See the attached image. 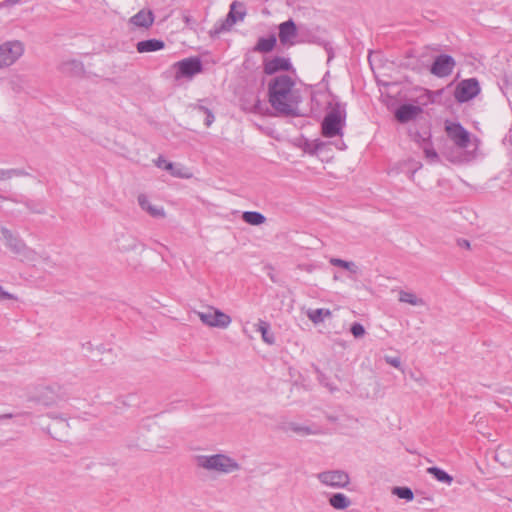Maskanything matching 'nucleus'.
Masks as SVG:
<instances>
[{
	"label": "nucleus",
	"mask_w": 512,
	"mask_h": 512,
	"mask_svg": "<svg viewBox=\"0 0 512 512\" xmlns=\"http://www.w3.org/2000/svg\"><path fill=\"white\" fill-rule=\"evenodd\" d=\"M269 102L280 114L297 116L302 101L301 94L295 88V82L288 75L275 77L268 86Z\"/></svg>",
	"instance_id": "obj_1"
},
{
	"label": "nucleus",
	"mask_w": 512,
	"mask_h": 512,
	"mask_svg": "<svg viewBox=\"0 0 512 512\" xmlns=\"http://www.w3.org/2000/svg\"><path fill=\"white\" fill-rule=\"evenodd\" d=\"M194 460L198 468L218 475L232 474L241 469L240 463L224 452L196 455Z\"/></svg>",
	"instance_id": "obj_2"
},
{
	"label": "nucleus",
	"mask_w": 512,
	"mask_h": 512,
	"mask_svg": "<svg viewBox=\"0 0 512 512\" xmlns=\"http://www.w3.org/2000/svg\"><path fill=\"white\" fill-rule=\"evenodd\" d=\"M1 234L5 246L17 257L19 260L27 263L36 262L41 256L32 248L28 247L26 243L6 227H1Z\"/></svg>",
	"instance_id": "obj_3"
},
{
	"label": "nucleus",
	"mask_w": 512,
	"mask_h": 512,
	"mask_svg": "<svg viewBox=\"0 0 512 512\" xmlns=\"http://www.w3.org/2000/svg\"><path fill=\"white\" fill-rule=\"evenodd\" d=\"M345 106L335 103L325 115L322 121V134L327 138L342 136V129L345 125Z\"/></svg>",
	"instance_id": "obj_4"
},
{
	"label": "nucleus",
	"mask_w": 512,
	"mask_h": 512,
	"mask_svg": "<svg viewBox=\"0 0 512 512\" xmlns=\"http://www.w3.org/2000/svg\"><path fill=\"white\" fill-rule=\"evenodd\" d=\"M195 313L204 325L212 328L226 329L232 322L228 314L213 306H208L204 310Z\"/></svg>",
	"instance_id": "obj_5"
},
{
	"label": "nucleus",
	"mask_w": 512,
	"mask_h": 512,
	"mask_svg": "<svg viewBox=\"0 0 512 512\" xmlns=\"http://www.w3.org/2000/svg\"><path fill=\"white\" fill-rule=\"evenodd\" d=\"M245 15L246 10L244 4L238 1L232 2L226 18L217 22L211 33L219 35L222 32L229 31L234 24L238 21H242Z\"/></svg>",
	"instance_id": "obj_6"
},
{
	"label": "nucleus",
	"mask_w": 512,
	"mask_h": 512,
	"mask_svg": "<svg viewBox=\"0 0 512 512\" xmlns=\"http://www.w3.org/2000/svg\"><path fill=\"white\" fill-rule=\"evenodd\" d=\"M319 482L334 489H345L350 484V476L343 470H327L317 474Z\"/></svg>",
	"instance_id": "obj_7"
},
{
	"label": "nucleus",
	"mask_w": 512,
	"mask_h": 512,
	"mask_svg": "<svg viewBox=\"0 0 512 512\" xmlns=\"http://www.w3.org/2000/svg\"><path fill=\"white\" fill-rule=\"evenodd\" d=\"M24 52L22 42L14 40L0 45V69L14 64Z\"/></svg>",
	"instance_id": "obj_8"
},
{
	"label": "nucleus",
	"mask_w": 512,
	"mask_h": 512,
	"mask_svg": "<svg viewBox=\"0 0 512 512\" xmlns=\"http://www.w3.org/2000/svg\"><path fill=\"white\" fill-rule=\"evenodd\" d=\"M479 93L480 85L478 80L476 78H469L458 83L454 92V96L458 102L464 103L473 99Z\"/></svg>",
	"instance_id": "obj_9"
},
{
	"label": "nucleus",
	"mask_w": 512,
	"mask_h": 512,
	"mask_svg": "<svg viewBox=\"0 0 512 512\" xmlns=\"http://www.w3.org/2000/svg\"><path fill=\"white\" fill-rule=\"evenodd\" d=\"M455 64L456 63L453 57L446 54H442L436 57L431 66L430 71L433 75L437 77H447L452 73Z\"/></svg>",
	"instance_id": "obj_10"
},
{
	"label": "nucleus",
	"mask_w": 512,
	"mask_h": 512,
	"mask_svg": "<svg viewBox=\"0 0 512 512\" xmlns=\"http://www.w3.org/2000/svg\"><path fill=\"white\" fill-rule=\"evenodd\" d=\"M449 138L460 148H467L470 143L469 132L459 123H451L446 126Z\"/></svg>",
	"instance_id": "obj_11"
},
{
	"label": "nucleus",
	"mask_w": 512,
	"mask_h": 512,
	"mask_svg": "<svg viewBox=\"0 0 512 512\" xmlns=\"http://www.w3.org/2000/svg\"><path fill=\"white\" fill-rule=\"evenodd\" d=\"M178 68L176 78L192 77L202 71V63L199 58H186L176 63Z\"/></svg>",
	"instance_id": "obj_12"
},
{
	"label": "nucleus",
	"mask_w": 512,
	"mask_h": 512,
	"mask_svg": "<svg viewBox=\"0 0 512 512\" xmlns=\"http://www.w3.org/2000/svg\"><path fill=\"white\" fill-rule=\"evenodd\" d=\"M291 67L289 59L276 56L264 62V72L267 75H273L278 71H287Z\"/></svg>",
	"instance_id": "obj_13"
},
{
	"label": "nucleus",
	"mask_w": 512,
	"mask_h": 512,
	"mask_svg": "<svg viewBox=\"0 0 512 512\" xmlns=\"http://www.w3.org/2000/svg\"><path fill=\"white\" fill-rule=\"evenodd\" d=\"M297 35V28L292 19H289L279 25V40L281 44H293V39Z\"/></svg>",
	"instance_id": "obj_14"
},
{
	"label": "nucleus",
	"mask_w": 512,
	"mask_h": 512,
	"mask_svg": "<svg viewBox=\"0 0 512 512\" xmlns=\"http://www.w3.org/2000/svg\"><path fill=\"white\" fill-rule=\"evenodd\" d=\"M284 432L292 431L299 436L317 435L320 430L316 427H310L296 422H287L281 426Z\"/></svg>",
	"instance_id": "obj_15"
},
{
	"label": "nucleus",
	"mask_w": 512,
	"mask_h": 512,
	"mask_svg": "<svg viewBox=\"0 0 512 512\" xmlns=\"http://www.w3.org/2000/svg\"><path fill=\"white\" fill-rule=\"evenodd\" d=\"M129 22L136 27L147 29L154 23V14L151 10L142 9L132 16Z\"/></svg>",
	"instance_id": "obj_16"
},
{
	"label": "nucleus",
	"mask_w": 512,
	"mask_h": 512,
	"mask_svg": "<svg viewBox=\"0 0 512 512\" xmlns=\"http://www.w3.org/2000/svg\"><path fill=\"white\" fill-rule=\"evenodd\" d=\"M165 47V43L159 39H148L139 41L136 44L137 52L139 53H149L155 52L163 49Z\"/></svg>",
	"instance_id": "obj_17"
},
{
	"label": "nucleus",
	"mask_w": 512,
	"mask_h": 512,
	"mask_svg": "<svg viewBox=\"0 0 512 512\" xmlns=\"http://www.w3.org/2000/svg\"><path fill=\"white\" fill-rule=\"evenodd\" d=\"M138 203H139V206L147 211L152 217H156V218H162L165 216V212H164V209L162 207H155L153 206L148 197L144 194H140L138 196Z\"/></svg>",
	"instance_id": "obj_18"
},
{
	"label": "nucleus",
	"mask_w": 512,
	"mask_h": 512,
	"mask_svg": "<svg viewBox=\"0 0 512 512\" xmlns=\"http://www.w3.org/2000/svg\"><path fill=\"white\" fill-rule=\"evenodd\" d=\"M328 502L335 510H345L352 504L351 499L343 493L332 494Z\"/></svg>",
	"instance_id": "obj_19"
},
{
	"label": "nucleus",
	"mask_w": 512,
	"mask_h": 512,
	"mask_svg": "<svg viewBox=\"0 0 512 512\" xmlns=\"http://www.w3.org/2000/svg\"><path fill=\"white\" fill-rule=\"evenodd\" d=\"M419 111V108L413 105H402L396 111V118L400 122H407L413 119Z\"/></svg>",
	"instance_id": "obj_20"
},
{
	"label": "nucleus",
	"mask_w": 512,
	"mask_h": 512,
	"mask_svg": "<svg viewBox=\"0 0 512 512\" xmlns=\"http://www.w3.org/2000/svg\"><path fill=\"white\" fill-rule=\"evenodd\" d=\"M276 37L271 35L267 38H260L257 44L254 47V51L260 53H268L271 52L276 45Z\"/></svg>",
	"instance_id": "obj_21"
},
{
	"label": "nucleus",
	"mask_w": 512,
	"mask_h": 512,
	"mask_svg": "<svg viewBox=\"0 0 512 512\" xmlns=\"http://www.w3.org/2000/svg\"><path fill=\"white\" fill-rule=\"evenodd\" d=\"M398 300L402 303H407L412 306H424L425 305V301L422 298L418 297L413 292L405 291V290H401L399 292Z\"/></svg>",
	"instance_id": "obj_22"
},
{
	"label": "nucleus",
	"mask_w": 512,
	"mask_h": 512,
	"mask_svg": "<svg viewBox=\"0 0 512 512\" xmlns=\"http://www.w3.org/2000/svg\"><path fill=\"white\" fill-rule=\"evenodd\" d=\"M242 219L250 225H261L265 223L266 217L257 211H246L242 215Z\"/></svg>",
	"instance_id": "obj_23"
},
{
	"label": "nucleus",
	"mask_w": 512,
	"mask_h": 512,
	"mask_svg": "<svg viewBox=\"0 0 512 512\" xmlns=\"http://www.w3.org/2000/svg\"><path fill=\"white\" fill-rule=\"evenodd\" d=\"M332 313L329 309H314L307 312V317L315 324L323 322L325 318L331 317Z\"/></svg>",
	"instance_id": "obj_24"
},
{
	"label": "nucleus",
	"mask_w": 512,
	"mask_h": 512,
	"mask_svg": "<svg viewBox=\"0 0 512 512\" xmlns=\"http://www.w3.org/2000/svg\"><path fill=\"white\" fill-rule=\"evenodd\" d=\"M427 473L431 474L437 481L450 485L453 477L438 467L427 468Z\"/></svg>",
	"instance_id": "obj_25"
},
{
	"label": "nucleus",
	"mask_w": 512,
	"mask_h": 512,
	"mask_svg": "<svg viewBox=\"0 0 512 512\" xmlns=\"http://www.w3.org/2000/svg\"><path fill=\"white\" fill-rule=\"evenodd\" d=\"M333 266L341 267L350 272V274H357L359 272L358 266L352 261H346L340 258H331L329 260Z\"/></svg>",
	"instance_id": "obj_26"
},
{
	"label": "nucleus",
	"mask_w": 512,
	"mask_h": 512,
	"mask_svg": "<svg viewBox=\"0 0 512 512\" xmlns=\"http://www.w3.org/2000/svg\"><path fill=\"white\" fill-rule=\"evenodd\" d=\"M29 173L24 169L12 168V169H2L0 168V181L10 180L13 177H23L28 176Z\"/></svg>",
	"instance_id": "obj_27"
},
{
	"label": "nucleus",
	"mask_w": 512,
	"mask_h": 512,
	"mask_svg": "<svg viewBox=\"0 0 512 512\" xmlns=\"http://www.w3.org/2000/svg\"><path fill=\"white\" fill-rule=\"evenodd\" d=\"M82 64L77 60H68L62 62L60 70L66 74H76L82 71Z\"/></svg>",
	"instance_id": "obj_28"
},
{
	"label": "nucleus",
	"mask_w": 512,
	"mask_h": 512,
	"mask_svg": "<svg viewBox=\"0 0 512 512\" xmlns=\"http://www.w3.org/2000/svg\"><path fill=\"white\" fill-rule=\"evenodd\" d=\"M257 330L261 333L264 342H266L267 344L274 343V335L269 332V324L267 322L260 320L258 323Z\"/></svg>",
	"instance_id": "obj_29"
},
{
	"label": "nucleus",
	"mask_w": 512,
	"mask_h": 512,
	"mask_svg": "<svg viewBox=\"0 0 512 512\" xmlns=\"http://www.w3.org/2000/svg\"><path fill=\"white\" fill-rule=\"evenodd\" d=\"M422 149L425 154V157L430 162H437L439 159V156L435 149L433 148L432 144L428 140H423Z\"/></svg>",
	"instance_id": "obj_30"
},
{
	"label": "nucleus",
	"mask_w": 512,
	"mask_h": 512,
	"mask_svg": "<svg viewBox=\"0 0 512 512\" xmlns=\"http://www.w3.org/2000/svg\"><path fill=\"white\" fill-rule=\"evenodd\" d=\"M393 494L407 501L413 500L414 497L413 491L408 487H396L393 490Z\"/></svg>",
	"instance_id": "obj_31"
},
{
	"label": "nucleus",
	"mask_w": 512,
	"mask_h": 512,
	"mask_svg": "<svg viewBox=\"0 0 512 512\" xmlns=\"http://www.w3.org/2000/svg\"><path fill=\"white\" fill-rule=\"evenodd\" d=\"M350 331L355 338H360L365 334V328L358 322L352 324Z\"/></svg>",
	"instance_id": "obj_32"
},
{
	"label": "nucleus",
	"mask_w": 512,
	"mask_h": 512,
	"mask_svg": "<svg viewBox=\"0 0 512 512\" xmlns=\"http://www.w3.org/2000/svg\"><path fill=\"white\" fill-rule=\"evenodd\" d=\"M155 164L158 168H161V169H164V170H172L173 168V163L171 162H168L165 158H163L162 156L158 157L157 160L155 161Z\"/></svg>",
	"instance_id": "obj_33"
},
{
	"label": "nucleus",
	"mask_w": 512,
	"mask_h": 512,
	"mask_svg": "<svg viewBox=\"0 0 512 512\" xmlns=\"http://www.w3.org/2000/svg\"><path fill=\"white\" fill-rule=\"evenodd\" d=\"M384 360L387 364L399 369L401 367V360L399 357L385 356Z\"/></svg>",
	"instance_id": "obj_34"
},
{
	"label": "nucleus",
	"mask_w": 512,
	"mask_h": 512,
	"mask_svg": "<svg viewBox=\"0 0 512 512\" xmlns=\"http://www.w3.org/2000/svg\"><path fill=\"white\" fill-rule=\"evenodd\" d=\"M14 299H16V297L13 294L5 291L3 289V287L0 285V301L1 300H14Z\"/></svg>",
	"instance_id": "obj_35"
},
{
	"label": "nucleus",
	"mask_w": 512,
	"mask_h": 512,
	"mask_svg": "<svg viewBox=\"0 0 512 512\" xmlns=\"http://www.w3.org/2000/svg\"><path fill=\"white\" fill-rule=\"evenodd\" d=\"M410 163H411V165H412V166H411L410 171H409V178H410L411 180H413V179H414V175H415L416 171H417L418 169H420L422 165H421V163H419V162H413V161H411Z\"/></svg>",
	"instance_id": "obj_36"
},
{
	"label": "nucleus",
	"mask_w": 512,
	"mask_h": 512,
	"mask_svg": "<svg viewBox=\"0 0 512 512\" xmlns=\"http://www.w3.org/2000/svg\"><path fill=\"white\" fill-rule=\"evenodd\" d=\"M205 125L209 127L214 122V115L209 109H205Z\"/></svg>",
	"instance_id": "obj_37"
},
{
	"label": "nucleus",
	"mask_w": 512,
	"mask_h": 512,
	"mask_svg": "<svg viewBox=\"0 0 512 512\" xmlns=\"http://www.w3.org/2000/svg\"><path fill=\"white\" fill-rule=\"evenodd\" d=\"M173 176L182 177V178H188L190 175L183 174L180 172V169H175L174 167L172 170H169Z\"/></svg>",
	"instance_id": "obj_38"
},
{
	"label": "nucleus",
	"mask_w": 512,
	"mask_h": 512,
	"mask_svg": "<svg viewBox=\"0 0 512 512\" xmlns=\"http://www.w3.org/2000/svg\"><path fill=\"white\" fill-rule=\"evenodd\" d=\"M20 2H21V0H5V3L7 5H15V4H18Z\"/></svg>",
	"instance_id": "obj_39"
},
{
	"label": "nucleus",
	"mask_w": 512,
	"mask_h": 512,
	"mask_svg": "<svg viewBox=\"0 0 512 512\" xmlns=\"http://www.w3.org/2000/svg\"><path fill=\"white\" fill-rule=\"evenodd\" d=\"M196 109H197L199 112H202V113H204V114H205V109H208V108H207V107H205V106H202V105H198V106L196 107Z\"/></svg>",
	"instance_id": "obj_40"
},
{
	"label": "nucleus",
	"mask_w": 512,
	"mask_h": 512,
	"mask_svg": "<svg viewBox=\"0 0 512 512\" xmlns=\"http://www.w3.org/2000/svg\"><path fill=\"white\" fill-rule=\"evenodd\" d=\"M41 404H43V405H45V406H50V405H52V404H54V403H53L52 401H42V403H41Z\"/></svg>",
	"instance_id": "obj_41"
},
{
	"label": "nucleus",
	"mask_w": 512,
	"mask_h": 512,
	"mask_svg": "<svg viewBox=\"0 0 512 512\" xmlns=\"http://www.w3.org/2000/svg\"><path fill=\"white\" fill-rule=\"evenodd\" d=\"M12 417V414H5V415H2L0 416V418H11Z\"/></svg>",
	"instance_id": "obj_42"
},
{
	"label": "nucleus",
	"mask_w": 512,
	"mask_h": 512,
	"mask_svg": "<svg viewBox=\"0 0 512 512\" xmlns=\"http://www.w3.org/2000/svg\"><path fill=\"white\" fill-rule=\"evenodd\" d=\"M184 20H185V22L188 24V23L190 22V17H189V16H185V17H184Z\"/></svg>",
	"instance_id": "obj_43"
},
{
	"label": "nucleus",
	"mask_w": 512,
	"mask_h": 512,
	"mask_svg": "<svg viewBox=\"0 0 512 512\" xmlns=\"http://www.w3.org/2000/svg\"><path fill=\"white\" fill-rule=\"evenodd\" d=\"M464 246L469 247V242L464 240Z\"/></svg>",
	"instance_id": "obj_44"
},
{
	"label": "nucleus",
	"mask_w": 512,
	"mask_h": 512,
	"mask_svg": "<svg viewBox=\"0 0 512 512\" xmlns=\"http://www.w3.org/2000/svg\"><path fill=\"white\" fill-rule=\"evenodd\" d=\"M50 417L51 418H57L56 415L54 413L50 414Z\"/></svg>",
	"instance_id": "obj_45"
},
{
	"label": "nucleus",
	"mask_w": 512,
	"mask_h": 512,
	"mask_svg": "<svg viewBox=\"0 0 512 512\" xmlns=\"http://www.w3.org/2000/svg\"><path fill=\"white\" fill-rule=\"evenodd\" d=\"M339 279V276H337L336 274L334 275V280H338Z\"/></svg>",
	"instance_id": "obj_46"
}]
</instances>
